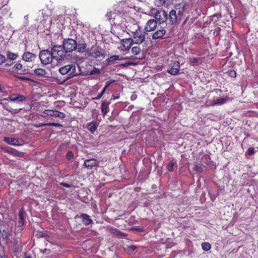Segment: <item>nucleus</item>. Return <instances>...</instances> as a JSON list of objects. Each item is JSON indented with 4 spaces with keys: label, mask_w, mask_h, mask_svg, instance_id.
Segmentation results:
<instances>
[{
    "label": "nucleus",
    "mask_w": 258,
    "mask_h": 258,
    "mask_svg": "<svg viewBox=\"0 0 258 258\" xmlns=\"http://www.w3.org/2000/svg\"><path fill=\"white\" fill-rule=\"evenodd\" d=\"M87 54L94 59H98L101 57H104L106 55V51L97 43L92 45L90 49L86 50Z\"/></svg>",
    "instance_id": "obj_1"
},
{
    "label": "nucleus",
    "mask_w": 258,
    "mask_h": 258,
    "mask_svg": "<svg viewBox=\"0 0 258 258\" xmlns=\"http://www.w3.org/2000/svg\"><path fill=\"white\" fill-rule=\"evenodd\" d=\"M59 72L62 75H68L67 79L77 76L79 74L76 71V67L75 63H71L60 67L59 69Z\"/></svg>",
    "instance_id": "obj_2"
},
{
    "label": "nucleus",
    "mask_w": 258,
    "mask_h": 258,
    "mask_svg": "<svg viewBox=\"0 0 258 258\" xmlns=\"http://www.w3.org/2000/svg\"><path fill=\"white\" fill-rule=\"evenodd\" d=\"M51 52L52 57L56 60H63L67 55L64 48L61 45H54L52 47Z\"/></svg>",
    "instance_id": "obj_3"
},
{
    "label": "nucleus",
    "mask_w": 258,
    "mask_h": 258,
    "mask_svg": "<svg viewBox=\"0 0 258 258\" xmlns=\"http://www.w3.org/2000/svg\"><path fill=\"white\" fill-rule=\"evenodd\" d=\"M105 17L111 25H119L122 20V15L115 11L107 12Z\"/></svg>",
    "instance_id": "obj_4"
},
{
    "label": "nucleus",
    "mask_w": 258,
    "mask_h": 258,
    "mask_svg": "<svg viewBox=\"0 0 258 258\" xmlns=\"http://www.w3.org/2000/svg\"><path fill=\"white\" fill-rule=\"evenodd\" d=\"M39 58L41 63L43 64H48L51 63L52 59V54L51 51L48 49L41 50L39 53Z\"/></svg>",
    "instance_id": "obj_5"
},
{
    "label": "nucleus",
    "mask_w": 258,
    "mask_h": 258,
    "mask_svg": "<svg viewBox=\"0 0 258 258\" xmlns=\"http://www.w3.org/2000/svg\"><path fill=\"white\" fill-rule=\"evenodd\" d=\"M62 46L67 53L77 49V44L76 41L73 39H64L63 41Z\"/></svg>",
    "instance_id": "obj_6"
},
{
    "label": "nucleus",
    "mask_w": 258,
    "mask_h": 258,
    "mask_svg": "<svg viewBox=\"0 0 258 258\" xmlns=\"http://www.w3.org/2000/svg\"><path fill=\"white\" fill-rule=\"evenodd\" d=\"M168 14L165 11L160 10L157 11L155 13L154 17L157 23L161 24L165 22L168 19Z\"/></svg>",
    "instance_id": "obj_7"
},
{
    "label": "nucleus",
    "mask_w": 258,
    "mask_h": 258,
    "mask_svg": "<svg viewBox=\"0 0 258 258\" xmlns=\"http://www.w3.org/2000/svg\"><path fill=\"white\" fill-rule=\"evenodd\" d=\"M133 39L135 44H141L145 40V36L142 33V30L132 35Z\"/></svg>",
    "instance_id": "obj_8"
},
{
    "label": "nucleus",
    "mask_w": 258,
    "mask_h": 258,
    "mask_svg": "<svg viewBox=\"0 0 258 258\" xmlns=\"http://www.w3.org/2000/svg\"><path fill=\"white\" fill-rule=\"evenodd\" d=\"M157 26L156 20L150 19L147 21L144 27V33L155 30Z\"/></svg>",
    "instance_id": "obj_9"
},
{
    "label": "nucleus",
    "mask_w": 258,
    "mask_h": 258,
    "mask_svg": "<svg viewBox=\"0 0 258 258\" xmlns=\"http://www.w3.org/2000/svg\"><path fill=\"white\" fill-rule=\"evenodd\" d=\"M43 113L47 115L58 117L61 119L65 118L66 116L65 113L57 110L45 109L44 110Z\"/></svg>",
    "instance_id": "obj_10"
},
{
    "label": "nucleus",
    "mask_w": 258,
    "mask_h": 258,
    "mask_svg": "<svg viewBox=\"0 0 258 258\" xmlns=\"http://www.w3.org/2000/svg\"><path fill=\"white\" fill-rule=\"evenodd\" d=\"M166 33V31L165 28L160 27L153 34L152 38L153 40L163 39L164 38Z\"/></svg>",
    "instance_id": "obj_11"
},
{
    "label": "nucleus",
    "mask_w": 258,
    "mask_h": 258,
    "mask_svg": "<svg viewBox=\"0 0 258 258\" xmlns=\"http://www.w3.org/2000/svg\"><path fill=\"white\" fill-rule=\"evenodd\" d=\"M99 162L96 159L91 158L84 161L83 165L87 168H92L99 166Z\"/></svg>",
    "instance_id": "obj_12"
},
{
    "label": "nucleus",
    "mask_w": 258,
    "mask_h": 258,
    "mask_svg": "<svg viewBox=\"0 0 258 258\" xmlns=\"http://www.w3.org/2000/svg\"><path fill=\"white\" fill-rule=\"evenodd\" d=\"M180 70V64L178 61H175L171 68L168 69L167 72L172 75H176L178 74Z\"/></svg>",
    "instance_id": "obj_13"
},
{
    "label": "nucleus",
    "mask_w": 258,
    "mask_h": 258,
    "mask_svg": "<svg viewBox=\"0 0 258 258\" xmlns=\"http://www.w3.org/2000/svg\"><path fill=\"white\" fill-rule=\"evenodd\" d=\"M121 43L123 48L125 50H129L131 46L135 44L133 39L131 38L123 39L121 40Z\"/></svg>",
    "instance_id": "obj_14"
},
{
    "label": "nucleus",
    "mask_w": 258,
    "mask_h": 258,
    "mask_svg": "<svg viewBox=\"0 0 258 258\" xmlns=\"http://www.w3.org/2000/svg\"><path fill=\"white\" fill-rule=\"evenodd\" d=\"M141 29L139 25L136 23L131 24L127 26V30L131 35L133 34Z\"/></svg>",
    "instance_id": "obj_15"
},
{
    "label": "nucleus",
    "mask_w": 258,
    "mask_h": 258,
    "mask_svg": "<svg viewBox=\"0 0 258 258\" xmlns=\"http://www.w3.org/2000/svg\"><path fill=\"white\" fill-rule=\"evenodd\" d=\"M36 57V55L30 52L27 51L24 52L22 56V58L25 61L31 62Z\"/></svg>",
    "instance_id": "obj_16"
},
{
    "label": "nucleus",
    "mask_w": 258,
    "mask_h": 258,
    "mask_svg": "<svg viewBox=\"0 0 258 258\" xmlns=\"http://www.w3.org/2000/svg\"><path fill=\"white\" fill-rule=\"evenodd\" d=\"M168 16L169 23L171 25L175 24L177 21L176 11L175 10H172L170 11Z\"/></svg>",
    "instance_id": "obj_17"
},
{
    "label": "nucleus",
    "mask_w": 258,
    "mask_h": 258,
    "mask_svg": "<svg viewBox=\"0 0 258 258\" xmlns=\"http://www.w3.org/2000/svg\"><path fill=\"white\" fill-rule=\"evenodd\" d=\"M80 217L82 219V222L85 225H88L93 223L92 220L91 219L90 216L87 214H82Z\"/></svg>",
    "instance_id": "obj_18"
},
{
    "label": "nucleus",
    "mask_w": 258,
    "mask_h": 258,
    "mask_svg": "<svg viewBox=\"0 0 258 258\" xmlns=\"http://www.w3.org/2000/svg\"><path fill=\"white\" fill-rule=\"evenodd\" d=\"M8 239V232L5 230H3L2 232L1 235H0V245H1L2 242H3L4 243H7Z\"/></svg>",
    "instance_id": "obj_19"
},
{
    "label": "nucleus",
    "mask_w": 258,
    "mask_h": 258,
    "mask_svg": "<svg viewBox=\"0 0 258 258\" xmlns=\"http://www.w3.org/2000/svg\"><path fill=\"white\" fill-rule=\"evenodd\" d=\"M110 102L105 100H104L102 104H101V112L102 113V114L105 115L107 114V113L108 112V108L109 107V105L110 104Z\"/></svg>",
    "instance_id": "obj_20"
},
{
    "label": "nucleus",
    "mask_w": 258,
    "mask_h": 258,
    "mask_svg": "<svg viewBox=\"0 0 258 258\" xmlns=\"http://www.w3.org/2000/svg\"><path fill=\"white\" fill-rule=\"evenodd\" d=\"M10 99L13 101L22 102L26 100V97L22 95H12L10 96Z\"/></svg>",
    "instance_id": "obj_21"
},
{
    "label": "nucleus",
    "mask_w": 258,
    "mask_h": 258,
    "mask_svg": "<svg viewBox=\"0 0 258 258\" xmlns=\"http://www.w3.org/2000/svg\"><path fill=\"white\" fill-rule=\"evenodd\" d=\"M13 71L18 74H24L25 70L23 69V65L20 63H17L13 68Z\"/></svg>",
    "instance_id": "obj_22"
},
{
    "label": "nucleus",
    "mask_w": 258,
    "mask_h": 258,
    "mask_svg": "<svg viewBox=\"0 0 258 258\" xmlns=\"http://www.w3.org/2000/svg\"><path fill=\"white\" fill-rule=\"evenodd\" d=\"M110 233L113 234L118 237H125L127 236V234L120 231L116 228H111L110 229Z\"/></svg>",
    "instance_id": "obj_23"
},
{
    "label": "nucleus",
    "mask_w": 258,
    "mask_h": 258,
    "mask_svg": "<svg viewBox=\"0 0 258 258\" xmlns=\"http://www.w3.org/2000/svg\"><path fill=\"white\" fill-rule=\"evenodd\" d=\"M34 73L37 76L40 77H46L47 72L45 69H43L41 68L36 69L34 70Z\"/></svg>",
    "instance_id": "obj_24"
},
{
    "label": "nucleus",
    "mask_w": 258,
    "mask_h": 258,
    "mask_svg": "<svg viewBox=\"0 0 258 258\" xmlns=\"http://www.w3.org/2000/svg\"><path fill=\"white\" fill-rule=\"evenodd\" d=\"M4 141L10 145H18L19 141L17 139L13 138L5 137Z\"/></svg>",
    "instance_id": "obj_25"
},
{
    "label": "nucleus",
    "mask_w": 258,
    "mask_h": 258,
    "mask_svg": "<svg viewBox=\"0 0 258 258\" xmlns=\"http://www.w3.org/2000/svg\"><path fill=\"white\" fill-rule=\"evenodd\" d=\"M226 102V99L224 98H219L216 99H214L212 101V105H221Z\"/></svg>",
    "instance_id": "obj_26"
},
{
    "label": "nucleus",
    "mask_w": 258,
    "mask_h": 258,
    "mask_svg": "<svg viewBox=\"0 0 258 258\" xmlns=\"http://www.w3.org/2000/svg\"><path fill=\"white\" fill-rule=\"evenodd\" d=\"M97 128V126L95 122L92 121L88 124L87 129L91 133H94Z\"/></svg>",
    "instance_id": "obj_27"
},
{
    "label": "nucleus",
    "mask_w": 258,
    "mask_h": 258,
    "mask_svg": "<svg viewBox=\"0 0 258 258\" xmlns=\"http://www.w3.org/2000/svg\"><path fill=\"white\" fill-rule=\"evenodd\" d=\"M51 126L56 127H63L62 124L56 122L42 123L39 126Z\"/></svg>",
    "instance_id": "obj_28"
},
{
    "label": "nucleus",
    "mask_w": 258,
    "mask_h": 258,
    "mask_svg": "<svg viewBox=\"0 0 258 258\" xmlns=\"http://www.w3.org/2000/svg\"><path fill=\"white\" fill-rule=\"evenodd\" d=\"M122 59H123L122 57L120 58L119 55H112V56L109 57L107 59H106V61L107 62H112V61L117 60H122Z\"/></svg>",
    "instance_id": "obj_29"
},
{
    "label": "nucleus",
    "mask_w": 258,
    "mask_h": 258,
    "mask_svg": "<svg viewBox=\"0 0 258 258\" xmlns=\"http://www.w3.org/2000/svg\"><path fill=\"white\" fill-rule=\"evenodd\" d=\"M86 44L85 43H79L77 44V49L79 52H83L86 50Z\"/></svg>",
    "instance_id": "obj_30"
},
{
    "label": "nucleus",
    "mask_w": 258,
    "mask_h": 258,
    "mask_svg": "<svg viewBox=\"0 0 258 258\" xmlns=\"http://www.w3.org/2000/svg\"><path fill=\"white\" fill-rule=\"evenodd\" d=\"M8 152L12 154H13L14 155H16L18 157H21L23 153L22 152H21L16 149L11 148L8 150Z\"/></svg>",
    "instance_id": "obj_31"
},
{
    "label": "nucleus",
    "mask_w": 258,
    "mask_h": 258,
    "mask_svg": "<svg viewBox=\"0 0 258 258\" xmlns=\"http://www.w3.org/2000/svg\"><path fill=\"white\" fill-rule=\"evenodd\" d=\"M7 56V59L10 60V61H12V60L16 59L18 57V55L17 54L10 52H8Z\"/></svg>",
    "instance_id": "obj_32"
},
{
    "label": "nucleus",
    "mask_w": 258,
    "mask_h": 258,
    "mask_svg": "<svg viewBox=\"0 0 258 258\" xmlns=\"http://www.w3.org/2000/svg\"><path fill=\"white\" fill-rule=\"evenodd\" d=\"M202 247L204 251H207L211 248V245L209 242H204L202 244Z\"/></svg>",
    "instance_id": "obj_33"
},
{
    "label": "nucleus",
    "mask_w": 258,
    "mask_h": 258,
    "mask_svg": "<svg viewBox=\"0 0 258 258\" xmlns=\"http://www.w3.org/2000/svg\"><path fill=\"white\" fill-rule=\"evenodd\" d=\"M141 47L139 46H134L132 48V53L134 55L139 54L141 52Z\"/></svg>",
    "instance_id": "obj_34"
},
{
    "label": "nucleus",
    "mask_w": 258,
    "mask_h": 258,
    "mask_svg": "<svg viewBox=\"0 0 258 258\" xmlns=\"http://www.w3.org/2000/svg\"><path fill=\"white\" fill-rule=\"evenodd\" d=\"M201 162L202 163H205L207 165H209L210 163V157L207 155H205L202 158Z\"/></svg>",
    "instance_id": "obj_35"
},
{
    "label": "nucleus",
    "mask_w": 258,
    "mask_h": 258,
    "mask_svg": "<svg viewBox=\"0 0 258 258\" xmlns=\"http://www.w3.org/2000/svg\"><path fill=\"white\" fill-rule=\"evenodd\" d=\"M25 219H19L18 222V227L19 228L18 230L22 231L24 227Z\"/></svg>",
    "instance_id": "obj_36"
},
{
    "label": "nucleus",
    "mask_w": 258,
    "mask_h": 258,
    "mask_svg": "<svg viewBox=\"0 0 258 258\" xmlns=\"http://www.w3.org/2000/svg\"><path fill=\"white\" fill-rule=\"evenodd\" d=\"M155 1L156 4L158 7L162 6L164 5H168L169 4V2H167V0H155Z\"/></svg>",
    "instance_id": "obj_37"
},
{
    "label": "nucleus",
    "mask_w": 258,
    "mask_h": 258,
    "mask_svg": "<svg viewBox=\"0 0 258 258\" xmlns=\"http://www.w3.org/2000/svg\"><path fill=\"white\" fill-rule=\"evenodd\" d=\"M74 153L71 151H69L66 155V158L68 160H71L74 158Z\"/></svg>",
    "instance_id": "obj_38"
},
{
    "label": "nucleus",
    "mask_w": 258,
    "mask_h": 258,
    "mask_svg": "<svg viewBox=\"0 0 258 258\" xmlns=\"http://www.w3.org/2000/svg\"><path fill=\"white\" fill-rule=\"evenodd\" d=\"M226 73L232 78H235L236 77V72L234 70H230Z\"/></svg>",
    "instance_id": "obj_39"
},
{
    "label": "nucleus",
    "mask_w": 258,
    "mask_h": 258,
    "mask_svg": "<svg viewBox=\"0 0 258 258\" xmlns=\"http://www.w3.org/2000/svg\"><path fill=\"white\" fill-rule=\"evenodd\" d=\"M174 166V163L171 161L169 162L167 166V169L169 171H172L173 170V167Z\"/></svg>",
    "instance_id": "obj_40"
},
{
    "label": "nucleus",
    "mask_w": 258,
    "mask_h": 258,
    "mask_svg": "<svg viewBox=\"0 0 258 258\" xmlns=\"http://www.w3.org/2000/svg\"><path fill=\"white\" fill-rule=\"evenodd\" d=\"M24 213H25V211L23 208L19 210V214H18V216H19V219L22 220V219H24Z\"/></svg>",
    "instance_id": "obj_41"
},
{
    "label": "nucleus",
    "mask_w": 258,
    "mask_h": 258,
    "mask_svg": "<svg viewBox=\"0 0 258 258\" xmlns=\"http://www.w3.org/2000/svg\"><path fill=\"white\" fill-rule=\"evenodd\" d=\"M246 153L249 156L252 155L254 153V148L253 147L249 148L247 149Z\"/></svg>",
    "instance_id": "obj_42"
},
{
    "label": "nucleus",
    "mask_w": 258,
    "mask_h": 258,
    "mask_svg": "<svg viewBox=\"0 0 258 258\" xmlns=\"http://www.w3.org/2000/svg\"><path fill=\"white\" fill-rule=\"evenodd\" d=\"M10 0H0V10L5 6L7 5Z\"/></svg>",
    "instance_id": "obj_43"
},
{
    "label": "nucleus",
    "mask_w": 258,
    "mask_h": 258,
    "mask_svg": "<svg viewBox=\"0 0 258 258\" xmlns=\"http://www.w3.org/2000/svg\"><path fill=\"white\" fill-rule=\"evenodd\" d=\"M100 73V71L98 68H94L89 73L90 75H95Z\"/></svg>",
    "instance_id": "obj_44"
},
{
    "label": "nucleus",
    "mask_w": 258,
    "mask_h": 258,
    "mask_svg": "<svg viewBox=\"0 0 258 258\" xmlns=\"http://www.w3.org/2000/svg\"><path fill=\"white\" fill-rule=\"evenodd\" d=\"M211 18L216 17L217 19H219L222 17V15L221 13H215L214 15H213L212 16H211Z\"/></svg>",
    "instance_id": "obj_45"
},
{
    "label": "nucleus",
    "mask_w": 258,
    "mask_h": 258,
    "mask_svg": "<svg viewBox=\"0 0 258 258\" xmlns=\"http://www.w3.org/2000/svg\"><path fill=\"white\" fill-rule=\"evenodd\" d=\"M115 80H109L106 82L104 88L107 89V88L114 82Z\"/></svg>",
    "instance_id": "obj_46"
},
{
    "label": "nucleus",
    "mask_w": 258,
    "mask_h": 258,
    "mask_svg": "<svg viewBox=\"0 0 258 258\" xmlns=\"http://www.w3.org/2000/svg\"><path fill=\"white\" fill-rule=\"evenodd\" d=\"M60 185L68 188H70L71 186L70 184L66 182H60Z\"/></svg>",
    "instance_id": "obj_47"
},
{
    "label": "nucleus",
    "mask_w": 258,
    "mask_h": 258,
    "mask_svg": "<svg viewBox=\"0 0 258 258\" xmlns=\"http://www.w3.org/2000/svg\"><path fill=\"white\" fill-rule=\"evenodd\" d=\"M194 169L197 170L198 172H201L203 171V169L201 167H199L198 165H196L194 167Z\"/></svg>",
    "instance_id": "obj_48"
},
{
    "label": "nucleus",
    "mask_w": 258,
    "mask_h": 258,
    "mask_svg": "<svg viewBox=\"0 0 258 258\" xmlns=\"http://www.w3.org/2000/svg\"><path fill=\"white\" fill-rule=\"evenodd\" d=\"M6 60L5 57L0 54V64H2Z\"/></svg>",
    "instance_id": "obj_49"
},
{
    "label": "nucleus",
    "mask_w": 258,
    "mask_h": 258,
    "mask_svg": "<svg viewBox=\"0 0 258 258\" xmlns=\"http://www.w3.org/2000/svg\"><path fill=\"white\" fill-rule=\"evenodd\" d=\"M132 229L138 232H143L144 229L143 228H139V227H133Z\"/></svg>",
    "instance_id": "obj_50"
},
{
    "label": "nucleus",
    "mask_w": 258,
    "mask_h": 258,
    "mask_svg": "<svg viewBox=\"0 0 258 258\" xmlns=\"http://www.w3.org/2000/svg\"><path fill=\"white\" fill-rule=\"evenodd\" d=\"M198 61V58L196 57H194L193 58H191L190 60V62L192 63H197Z\"/></svg>",
    "instance_id": "obj_51"
},
{
    "label": "nucleus",
    "mask_w": 258,
    "mask_h": 258,
    "mask_svg": "<svg viewBox=\"0 0 258 258\" xmlns=\"http://www.w3.org/2000/svg\"><path fill=\"white\" fill-rule=\"evenodd\" d=\"M133 64V62H125L124 63H122L121 64V66L123 67H127L128 66H130L131 64Z\"/></svg>",
    "instance_id": "obj_52"
},
{
    "label": "nucleus",
    "mask_w": 258,
    "mask_h": 258,
    "mask_svg": "<svg viewBox=\"0 0 258 258\" xmlns=\"http://www.w3.org/2000/svg\"><path fill=\"white\" fill-rule=\"evenodd\" d=\"M102 96L103 95H102V94L99 93V94H98L97 95V96L96 97L93 98V100H98V99H100L102 97Z\"/></svg>",
    "instance_id": "obj_53"
},
{
    "label": "nucleus",
    "mask_w": 258,
    "mask_h": 258,
    "mask_svg": "<svg viewBox=\"0 0 258 258\" xmlns=\"http://www.w3.org/2000/svg\"><path fill=\"white\" fill-rule=\"evenodd\" d=\"M46 236H47V234L44 232H40V234L39 235V236L40 237H46Z\"/></svg>",
    "instance_id": "obj_54"
},
{
    "label": "nucleus",
    "mask_w": 258,
    "mask_h": 258,
    "mask_svg": "<svg viewBox=\"0 0 258 258\" xmlns=\"http://www.w3.org/2000/svg\"><path fill=\"white\" fill-rule=\"evenodd\" d=\"M12 63V61H10V60L9 59H7V63H6V65L7 66H11Z\"/></svg>",
    "instance_id": "obj_55"
},
{
    "label": "nucleus",
    "mask_w": 258,
    "mask_h": 258,
    "mask_svg": "<svg viewBox=\"0 0 258 258\" xmlns=\"http://www.w3.org/2000/svg\"><path fill=\"white\" fill-rule=\"evenodd\" d=\"M118 98H119V96H113V95H112V98H111V99H112V100H115L117 99H118Z\"/></svg>",
    "instance_id": "obj_56"
},
{
    "label": "nucleus",
    "mask_w": 258,
    "mask_h": 258,
    "mask_svg": "<svg viewBox=\"0 0 258 258\" xmlns=\"http://www.w3.org/2000/svg\"><path fill=\"white\" fill-rule=\"evenodd\" d=\"M106 90V89H105V88H103V89L101 91L100 94H102V95H103V94L105 93Z\"/></svg>",
    "instance_id": "obj_57"
},
{
    "label": "nucleus",
    "mask_w": 258,
    "mask_h": 258,
    "mask_svg": "<svg viewBox=\"0 0 258 258\" xmlns=\"http://www.w3.org/2000/svg\"><path fill=\"white\" fill-rule=\"evenodd\" d=\"M0 258H8L7 256L5 255H1L0 254Z\"/></svg>",
    "instance_id": "obj_58"
},
{
    "label": "nucleus",
    "mask_w": 258,
    "mask_h": 258,
    "mask_svg": "<svg viewBox=\"0 0 258 258\" xmlns=\"http://www.w3.org/2000/svg\"><path fill=\"white\" fill-rule=\"evenodd\" d=\"M131 248L133 250H134L136 249V246L133 245L131 246Z\"/></svg>",
    "instance_id": "obj_59"
},
{
    "label": "nucleus",
    "mask_w": 258,
    "mask_h": 258,
    "mask_svg": "<svg viewBox=\"0 0 258 258\" xmlns=\"http://www.w3.org/2000/svg\"><path fill=\"white\" fill-rule=\"evenodd\" d=\"M24 258H32L30 255H26Z\"/></svg>",
    "instance_id": "obj_60"
},
{
    "label": "nucleus",
    "mask_w": 258,
    "mask_h": 258,
    "mask_svg": "<svg viewBox=\"0 0 258 258\" xmlns=\"http://www.w3.org/2000/svg\"><path fill=\"white\" fill-rule=\"evenodd\" d=\"M21 79L22 80H29L28 78H26L25 77H21Z\"/></svg>",
    "instance_id": "obj_61"
},
{
    "label": "nucleus",
    "mask_w": 258,
    "mask_h": 258,
    "mask_svg": "<svg viewBox=\"0 0 258 258\" xmlns=\"http://www.w3.org/2000/svg\"><path fill=\"white\" fill-rule=\"evenodd\" d=\"M3 88H2L1 85H0V91H3Z\"/></svg>",
    "instance_id": "obj_62"
},
{
    "label": "nucleus",
    "mask_w": 258,
    "mask_h": 258,
    "mask_svg": "<svg viewBox=\"0 0 258 258\" xmlns=\"http://www.w3.org/2000/svg\"><path fill=\"white\" fill-rule=\"evenodd\" d=\"M133 98H134V97H133V96L131 97V99L132 100H133Z\"/></svg>",
    "instance_id": "obj_63"
},
{
    "label": "nucleus",
    "mask_w": 258,
    "mask_h": 258,
    "mask_svg": "<svg viewBox=\"0 0 258 258\" xmlns=\"http://www.w3.org/2000/svg\"><path fill=\"white\" fill-rule=\"evenodd\" d=\"M133 98H134V97H133V96L131 97V99L132 100H133Z\"/></svg>",
    "instance_id": "obj_64"
}]
</instances>
